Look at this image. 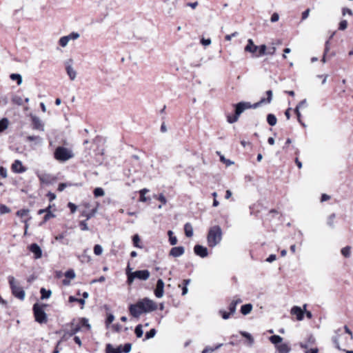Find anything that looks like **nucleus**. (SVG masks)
Returning <instances> with one entry per match:
<instances>
[{"label": "nucleus", "instance_id": "1", "mask_svg": "<svg viewBox=\"0 0 353 353\" xmlns=\"http://www.w3.org/2000/svg\"><path fill=\"white\" fill-rule=\"evenodd\" d=\"M222 239V230L219 225L212 227L208 234L207 240L208 245L211 248L218 245Z\"/></svg>", "mask_w": 353, "mask_h": 353}, {"label": "nucleus", "instance_id": "2", "mask_svg": "<svg viewBox=\"0 0 353 353\" xmlns=\"http://www.w3.org/2000/svg\"><path fill=\"white\" fill-rule=\"evenodd\" d=\"M235 114L233 116L228 115L227 121L230 123H234L236 122L239 118V116L247 109L251 108V103L241 101L235 104Z\"/></svg>", "mask_w": 353, "mask_h": 353}, {"label": "nucleus", "instance_id": "3", "mask_svg": "<svg viewBox=\"0 0 353 353\" xmlns=\"http://www.w3.org/2000/svg\"><path fill=\"white\" fill-rule=\"evenodd\" d=\"M74 157L72 151L63 146L57 147L54 152V157L60 162H65Z\"/></svg>", "mask_w": 353, "mask_h": 353}, {"label": "nucleus", "instance_id": "4", "mask_svg": "<svg viewBox=\"0 0 353 353\" xmlns=\"http://www.w3.org/2000/svg\"><path fill=\"white\" fill-rule=\"evenodd\" d=\"M8 282L13 296L21 301H23L26 296L25 291L22 287L17 284L14 277L9 276Z\"/></svg>", "mask_w": 353, "mask_h": 353}, {"label": "nucleus", "instance_id": "5", "mask_svg": "<svg viewBox=\"0 0 353 353\" xmlns=\"http://www.w3.org/2000/svg\"><path fill=\"white\" fill-rule=\"evenodd\" d=\"M128 276L127 282L129 285H131L135 279H138L141 281H146L150 277V272L148 270H137L131 272L127 270Z\"/></svg>", "mask_w": 353, "mask_h": 353}, {"label": "nucleus", "instance_id": "6", "mask_svg": "<svg viewBox=\"0 0 353 353\" xmlns=\"http://www.w3.org/2000/svg\"><path fill=\"white\" fill-rule=\"evenodd\" d=\"M46 305H39V303H34L33 305V312L35 318V321L39 323H45L47 322L48 318L47 314L44 311V307Z\"/></svg>", "mask_w": 353, "mask_h": 353}, {"label": "nucleus", "instance_id": "7", "mask_svg": "<svg viewBox=\"0 0 353 353\" xmlns=\"http://www.w3.org/2000/svg\"><path fill=\"white\" fill-rule=\"evenodd\" d=\"M144 310L143 304L140 301V300L135 304H131L129 306V312L130 314L134 318H139L141 314L145 313Z\"/></svg>", "mask_w": 353, "mask_h": 353}, {"label": "nucleus", "instance_id": "8", "mask_svg": "<svg viewBox=\"0 0 353 353\" xmlns=\"http://www.w3.org/2000/svg\"><path fill=\"white\" fill-rule=\"evenodd\" d=\"M140 301L143 304V309L145 313L153 312L157 309V303L148 298L141 299Z\"/></svg>", "mask_w": 353, "mask_h": 353}, {"label": "nucleus", "instance_id": "9", "mask_svg": "<svg viewBox=\"0 0 353 353\" xmlns=\"http://www.w3.org/2000/svg\"><path fill=\"white\" fill-rule=\"evenodd\" d=\"M30 118L32 123V129L43 132L44 125L42 121L38 117L34 114H31Z\"/></svg>", "mask_w": 353, "mask_h": 353}, {"label": "nucleus", "instance_id": "10", "mask_svg": "<svg viewBox=\"0 0 353 353\" xmlns=\"http://www.w3.org/2000/svg\"><path fill=\"white\" fill-rule=\"evenodd\" d=\"M11 169L13 172L15 173H23L26 171V168L23 165L22 162L20 160H15L11 165Z\"/></svg>", "mask_w": 353, "mask_h": 353}, {"label": "nucleus", "instance_id": "11", "mask_svg": "<svg viewBox=\"0 0 353 353\" xmlns=\"http://www.w3.org/2000/svg\"><path fill=\"white\" fill-rule=\"evenodd\" d=\"M72 60L70 59L65 63V70L71 81H74L77 77V72L72 66Z\"/></svg>", "mask_w": 353, "mask_h": 353}, {"label": "nucleus", "instance_id": "12", "mask_svg": "<svg viewBox=\"0 0 353 353\" xmlns=\"http://www.w3.org/2000/svg\"><path fill=\"white\" fill-rule=\"evenodd\" d=\"M266 94L268 96V97L266 99L262 98V99H261V100L259 102L255 103L254 104H251V108L255 109V108H258L261 104H263V103H270L272 99V91L270 90H268L266 92Z\"/></svg>", "mask_w": 353, "mask_h": 353}, {"label": "nucleus", "instance_id": "13", "mask_svg": "<svg viewBox=\"0 0 353 353\" xmlns=\"http://www.w3.org/2000/svg\"><path fill=\"white\" fill-rule=\"evenodd\" d=\"M164 293V282L161 279H158L157 282L156 288L154 290V294L157 298H161Z\"/></svg>", "mask_w": 353, "mask_h": 353}, {"label": "nucleus", "instance_id": "14", "mask_svg": "<svg viewBox=\"0 0 353 353\" xmlns=\"http://www.w3.org/2000/svg\"><path fill=\"white\" fill-rule=\"evenodd\" d=\"M194 252L195 254L201 258H205L208 255L207 248L201 245H196L194 248Z\"/></svg>", "mask_w": 353, "mask_h": 353}, {"label": "nucleus", "instance_id": "15", "mask_svg": "<svg viewBox=\"0 0 353 353\" xmlns=\"http://www.w3.org/2000/svg\"><path fill=\"white\" fill-rule=\"evenodd\" d=\"M29 250L34 254V259H38L42 256V250L37 243H32L29 246Z\"/></svg>", "mask_w": 353, "mask_h": 353}, {"label": "nucleus", "instance_id": "16", "mask_svg": "<svg viewBox=\"0 0 353 353\" xmlns=\"http://www.w3.org/2000/svg\"><path fill=\"white\" fill-rule=\"evenodd\" d=\"M185 249L183 246L172 248L170 251V255L173 257H179L184 254Z\"/></svg>", "mask_w": 353, "mask_h": 353}, {"label": "nucleus", "instance_id": "17", "mask_svg": "<svg viewBox=\"0 0 353 353\" xmlns=\"http://www.w3.org/2000/svg\"><path fill=\"white\" fill-rule=\"evenodd\" d=\"M291 314L296 316L298 321H302L304 317V312L299 306H294L291 309Z\"/></svg>", "mask_w": 353, "mask_h": 353}, {"label": "nucleus", "instance_id": "18", "mask_svg": "<svg viewBox=\"0 0 353 353\" xmlns=\"http://www.w3.org/2000/svg\"><path fill=\"white\" fill-rule=\"evenodd\" d=\"M258 50V46H256L254 43V41L252 39H249L248 40V43L245 46L244 50L245 52H248L252 54H254Z\"/></svg>", "mask_w": 353, "mask_h": 353}, {"label": "nucleus", "instance_id": "19", "mask_svg": "<svg viewBox=\"0 0 353 353\" xmlns=\"http://www.w3.org/2000/svg\"><path fill=\"white\" fill-rule=\"evenodd\" d=\"M105 353H122V345H119L114 348L110 343L105 345Z\"/></svg>", "mask_w": 353, "mask_h": 353}, {"label": "nucleus", "instance_id": "20", "mask_svg": "<svg viewBox=\"0 0 353 353\" xmlns=\"http://www.w3.org/2000/svg\"><path fill=\"white\" fill-rule=\"evenodd\" d=\"M279 353H289L291 351L290 345L287 343H281L276 347Z\"/></svg>", "mask_w": 353, "mask_h": 353}, {"label": "nucleus", "instance_id": "21", "mask_svg": "<svg viewBox=\"0 0 353 353\" xmlns=\"http://www.w3.org/2000/svg\"><path fill=\"white\" fill-rule=\"evenodd\" d=\"M40 181L43 183H50L52 179L50 174L46 173H40L37 174Z\"/></svg>", "mask_w": 353, "mask_h": 353}, {"label": "nucleus", "instance_id": "22", "mask_svg": "<svg viewBox=\"0 0 353 353\" xmlns=\"http://www.w3.org/2000/svg\"><path fill=\"white\" fill-rule=\"evenodd\" d=\"M269 339L270 342L275 345V347L281 344V343L283 341V338L279 335L271 336Z\"/></svg>", "mask_w": 353, "mask_h": 353}, {"label": "nucleus", "instance_id": "23", "mask_svg": "<svg viewBox=\"0 0 353 353\" xmlns=\"http://www.w3.org/2000/svg\"><path fill=\"white\" fill-rule=\"evenodd\" d=\"M184 231L187 237H192L193 236V228L190 223H186L184 225Z\"/></svg>", "mask_w": 353, "mask_h": 353}, {"label": "nucleus", "instance_id": "24", "mask_svg": "<svg viewBox=\"0 0 353 353\" xmlns=\"http://www.w3.org/2000/svg\"><path fill=\"white\" fill-rule=\"evenodd\" d=\"M252 310V305L251 303H247L245 305H243L241 307V312L243 315H247L251 312Z\"/></svg>", "mask_w": 353, "mask_h": 353}, {"label": "nucleus", "instance_id": "25", "mask_svg": "<svg viewBox=\"0 0 353 353\" xmlns=\"http://www.w3.org/2000/svg\"><path fill=\"white\" fill-rule=\"evenodd\" d=\"M239 333L242 336H243L248 339L249 345L252 346V345L254 343V338L252 337V336L250 333L245 332V331H240Z\"/></svg>", "mask_w": 353, "mask_h": 353}, {"label": "nucleus", "instance_id": "26", "mask_svg": "<svg viewBox=\"0 0 353 353\" xmlns=\"http://www.w3.org/2000/svg\"><path fill=\"white\" fill-rule=\"evenodd\" d=\"M27 141H34L36 144H41L43 142V139L39 136L30 135L26 137Z\"/></svg>", "mask_w": 353, "mask_h": 353}, {"label": "nucleus", "instance_id": "27", "mask_svg": "<svg viewBox=\"0 0 353 353\" xmlns=\"http://www.w3.org/2000/svg\"><path fill=\"white\" fill-rule=\"evenodd\" d=\"M259 53L257 54H254L255 57H260L265 54H267V46L265 44L261 45L258 46Z\"/></svg>", "mask_w": 353, "mask_h": 353}, {"label": "nucleus", "instance_id": "28", "mask_svg": "<svg viewBox=\"0 0 353 353\" xmlns=\"http://www.w3.org/2000/svg\"><path fill=\"white\" fill-rule=\"evenodd\" d=\"M9 125V121L7 118H3L0 120V133L6 130Z\"/></svg>", "mask_w": 353, "mask_h": 353}, {"label": "nucleus", "instance_id": "29", "mask_svg": "<svg viewBox=\"0 0 353 353\" xmlns=\"http://www.w3.org/2000/svg\"><path fill=\"white\" fill-rule=\"evenodd\" d=\"M276 117L273 114H268L267 116V122L271 126H274L276 124Z\"/></svg>", "mask_w": 353, "mask_h": 353}, {"label": "nucleus", "instance_id": "30", "mask_svg": "<svg viewBox=\"0 0 353 353\" xmlns=\"http://www.w3.org/2000/svg\"><path fill=\"white\" fill-rule=\"evenodd\" d=\"M10 78L12 80V81H17V85H19L22 83V77L21 74H15V73H13V74H11L10 75Z\"/></svg>", "mask_w": 353, "mask_h": 353}, {"label": "nucleus", "instance_id": "31", "mask_svg": "<svg viewBox=\"0 0 353 353\" xmlns=\"http://www.w3.org/2000/svg\"><path fill=\"white\" fill-rule=\"evenodd\" d=\"M40 293L41 295V299H48L50 296L52 292L51 290H47L45 288H42L40 290Z\"/></svg>", "mask_w": 353, "mask_h": 353}, {"label": "nucleus", "instance_id": "32", "mask_svg": "<svg viewBox=\"0 0 353 353\" xmlns=\"http://www.w3.org/2000/svg\"><path fill=\"white\" fill-rule=\"evenodd\" d=\"M341 254L345 258H349L351 255V247L345 246L341 249Z\"/></svg>", "mask_w": 353, "mask_h": 353}, {"label": "nucleus", "instance_id": "33", "mask_svg": "<svg viewBox=\"0 0 353 353\" xmlns=\"http://www.w3.org/2000/svg\"><path fill=\"white\" fill-rule=\"evenodd\" d=\"M157 331L154 328L151 329L149 332H147L145 335L143 341L148 340L153 338L156 335Z\"/></svg>", "mask_w": 353, "mask_h": 353}, {"label": "nucleus", "instance_id": "34", "mask_svg": "<svg viewBox=\"0 0 353 353\" xmlns=\"http://www.w3.org/2000/svg\"><path fill=\"white\" fill-rule=\"evenodd\" d=\"M30 210L28 209H22L17 212V215L21 218L27 217L29 215Z\"/></svg>", "mask_w": 353, "mask_h": 353}, {"label": "nucleus", "instance_id": "35", "mask_svg": "<svg viewBox=\"0 0 353 353\" xmlns=\"http://www.w3.org/2000/svg\"><path fill=\"white\" fill-rule=\"evenodd\" d=\"M134 332L137 338H141L143 336V331L141 324H139L136 326Z\"/></svg>", "mask_w": 353, "mask_h": 353}, {"label": "nucleus", "instance_id": "36", "mask_svg": "<svg viewBox=\"0 0 353 353\" xmlns=\"http://www.w3.org/2000/svg\"><path fill=\"white\" fill-rule=\"evenodd\" d=\"M217 154L220 156V160L221 162L224 163L227 166L232 165L234 163L230 159H227L225 158L223 155L221 154L220 152H216Z\"/></svg>", "mask_w": 353, "mask_h": 353}, {"label": "nucleus", "instance_id": "37", "mask_svg": "<svg viewBox=\"0 0 353 353\" xmlns=\"http://www.w3.org/2000/svg\"><path fill=\"white\" fill-rule=\"evenodd\" d=\"M105 194V192L101 188H96L94 190V195L95 197L103 196Z\"/></svg>", "mask_w": 353, "mask_h": 353}, {"label": "nucleus", "instance_id": "38", "mask_svg": "<svg viewBox=\"0 0 353 353\" xmlns=\"http://www.w3.org/2000/svg\"><path fill=\"white\" fill-rule=\"evenodd\" d=\"M70 41L68 37L64 36L60 38L59 43L61 47H65Z\"/></svg>", "mask_w": 353, "mask_h": 353}, {"label": "nucleus", "instance_id": "39", "mask_svg": "<svg viewBox=\"0 0 353 353\" xmlns=\"http://www.w3.org/2000/svg\"><path fill=\"white\" fill-rule=\"evenodd\" d=\"M335 217H336V214L334 213H332V214H330L329 216V217L327 219V223L331 228L334 227V220Z\"/></svg>", "mask_w": 353, "mask_h": 353}, {"label": "nucleus", "instance_id": "40", "mask_svg": "<svg viewBox=\"0 0 353 353\" xmlns=\"http://www.w3.org/2000/svg\"><path fill=\"white\" fill-rule=\"evenodd\" d=\"M81 327H85L88 330L91 328V325L88 323V320L86 318H82L80 320Z\"/></svg>", "mask_w": 353, "mask_h": 353}, {"label": "nucleus", "instance_id": "41", "mask_svg": "<svg viewBox=\"0 0 353 353\" xmlns=\"http://www.w3.org/2000/svg\"><path fill=\"white\" fill-rule=\"evenodd\" d=\"M149 190L146 188L142 189L140 190V201L142 202H145L147 201V198L145 197V194L148 192Z\"/></svg>", "mask_w": 353, "mask_h": 353}, {"label": "nucleus", "instance_id": "42", "mask_svg": "<svg viewBox=\"0 0 353 353\" xmlns=\"http://www.w3.org/2000/svg\"><path fill=\"white\" fill-rule=\"evenodd\" d=\"M219 314L222 316V318L225 320L228 319L230 317V315L232 314L230 312H227L226 311L223 310H220L219 311Z\"/></svg>", "mask_w": 353, "mask_h": 353}, {"label": "nucleus", "instance_id": "43", "mask_svg": "<svg viewBox=\"0 0 353 353\" xmlns=\"http://www.w3.org/2000/svg\"><path fill=\"white\" fill-rule=\"evenodd\" d=\"M103 252V248L101 247V245H95L94 247V253L97 255V256H99L102 254Z\"/></svg>", "mask_w": 353, "mask_h": 353}, {"label": "nucleus", "instance_id": "44", "mask_svg": "<svg viewBox=\"0 0 353 353\" xmlns=\"http://www.w3.org/2000/svg\"><path fill=\"white\" fill-rule=\"evenodd\" d=\"M69 301L70 303L78 302V303H79L82 305H83L85 304V300L84 299H77V298H75V297H74L72 296H70L69 297Z\"/></svg>", "mask_w": 353, "mask_h": 353}, {"label": "nucleus", "instance_id": "45", "mask_svg": "<svg viewBox=\"0 0 353 353\" xmlns=\"http://www.w3.org/2000/svg\"><path fill=\"white\" fill-rule=\"evenodd\" d=\"M75 276H76V274H75V272H74V271L73 270H68L65 273V276L66 278L70 279H74Z\"/></svg>", "mask_w": 353, "mask_h": 353}, {"label": "nucleus", "instance_id": "46", "mask_svg": "<svg viewBox=\"0 0 353 353\" xmlns=\"http://www.w3.org/2000/svg\"><path fill=\"white\" fill-rule=\"evenodd\" d=\"M10 212V209L7 207L6 205L0 204V214H3L6 213H9Z\"/></svg>", "mask_w": 353, "mask_h": 353}, {"label": "nucleus", "instance_id": "47", "mask_svg": "<svg viewBox=\"0 0 353 353\" xmlns=\"http://www.w3.org/2000/svg\"><path fill=\"white\" fill-rule=\"evenodd\" d=\"M332 342L334 343L335 347L339 350H343L341 347H340V344H339V335H336V336H334L332 339Z\"/></svg>", "mask_w": 353, "mask_h": 353}, {"label": "nucleus", "instance_id": "48", "mask_svg": "<svg viewBox=\"0 0 353 353\" xmlns=\"http://www.w3.org/2000/svg\"><path fill=\"white\" fill-rule=\"evenodd\" d=\"M294 112H295V113L296 114L299 123H300L302 126L305 127L306 126L305 124L304 123H303L301 119V112L299 111V109L295 108Z\"/></svg>", "mask_w": 353, "mask_h": 353}, {"label": "nucleus", "instance_id": "49", "mask_svg": "<svg viewBox=\"0 0 353 353\" xmlns=\"http://www.w3.org/2000/svg\"><path fill=\"white\" fill-rule=\"evenodd\" d=\"M81 330V325L77 324L76 325H74L72 328H71V330H70V335H74L76 333H77L78 332H79Z\"/></svg>", "mask_w": 353, "mask_h": 353}, {"label": "nucleus", "instance_id": "50", "mask_svg": "<svg viewBox=\"0 0 353 353\" xmlns=\"http://www.w3.org/2000/svg\"><path fill=\"white\" fill-rule=\"evenodd\" d=\"M236 305L235 304V303H234L233 301H232L230 305H229V307H228V310H229V312L232 314H234L236 312Z\"/></svg>", "mask_w": 353, "mask_h": 353}, {"label": "nucleus", "instance_id": "51", "mask_svg": "<svg viewBox=\"0 0 353 353\" xmlns=\"http://www.w3.org/2000/svg\"><path fill=\"white\" fill-rule=\"evenodd\" d=\"M114 320V316L112 314H109L107 316L105 323L106 326L108 327L110 323Z\"/></svg>", "mask_w": 353, "mask_h": 353}, {"label": "nucleus", "instance_id": "52", "mask_svg": "<svg viewBox=\"0 0 353 353\" xmlns=\"http://www.w3.org/2000/svg\"><path fill=\"white\" fill-rule=\"evenodd\" d=\"M66 36L68 37L70 41L77 39L80 37L79 34L75 32H73Z\"/></svg>", "mask_w": 353, "mask_h": 353}, {"label": "nucleus", "instance_id": "53", "mask_svg": "<svg viewBox=\"0 0 353 353\" xmlns=\"http://www.w3.org/2000/svg\"><path fill=\"white\" fill-rule=\"evenodd\" d=\"M132 241H133V244L135 247L141 248V246L139 245L140 239H139V236L138 234H135L133 236Z\"/></svg>", "mask_w": 353, "mask_h": 353}, {"label": "nucleus", "instance_id": "54", "mask_svg": "<svg viewBox=\"0 0 353 353\" xmlns=\"http://www.w3.org/2000/svg\"><path fill=\"white\" fill-rule=\"evenodd\" d=\"M347 27V21L346 20H342L339 23V29L340 30H344Z\"/></svg>", "mask_w": 353, "mask_h": 353}, {"label": "nucleus", "instance_id": "55", "mask_svg": "<svg viewBox=\"0 0 353 353\" xmlns=\"http://www.w3.org/2000/svg\"><path fill=\"white\" fill-rule=\"evenodd\" d=\"M132 349V344L130 343H125L123 346L122 352L124 353H129Z\"/></svg>", "mask_w": 353, "mask_h": 353}, {"label": "nucleus", "instance_id": "56", "mask_svg": "<svg viewBox=\"0 0 353 353\" xmlns=\"http://www.w3.org/2000/svg\"><path fill=\"white\" fill-rule=\"evenodd\" d=\"M0 176L4 179L8 176V172H7L6 168H5L2 166L0 167Z\"/></svg>", "mask_w": 353, "mask_h": 353}, {"label": "nucleus", "instance_id": "57", "mask_svg": "<svg viewBox=\"0 0 353 353\" xmlns=\"http://www.w3.org/2000/svg\"><path fill=\"white\" fill-rule=\"evenodd\" d=\"M157 198L163 205L167 202L166 198L163 194H160Z\"/></svg>", "mask_w": 353, "mask_h": 353}, {"label": "nucleus", "instance_id": "58", "mask_svg": "<svg viewBox=\"0 0 353 353\" xmlns=\"http://www.w3.org/2000/svg\"><path fill=\"white\" fill-rule=\"evenodd\" d=\"M201 43L205 46H208L211 44V39L202 38L201 39Z\"/></svg>", "mask_w": 353, "mask_h": 353}, {"label": "nucleus", "instance_id": "59", "mask_svg": "<svg viewBox=\"0 0 353 353\" xmlns=\"http://www.w3.org/2000/svg\"><path fill=\"white\" fill-rule=\"evenodd\" d=\"M54 216V214H53L51 211H48V213H46L44 217H43V221L46 222L48 220H49L50 218H52Z\"/></svg>", "mask_w": 353, "mask_h": 353}, {"label": "nucleus", "instance_id": "60", "mask_svg": "<svg viewBox=\"0 0 353 353\" xmlns=\"http://www.w3.org/2000/svg\"><path fill=\"white\" fill-rule=\"evenodd\" d=\"M279 14L276 12H274L272 14L270 21H271V22L274 23V22H276L277 21H279Z\"/></svg>", "mask_w": 353, "mask_h": 353}, {"label": "nucleus", "instance_id": "61", "mask_svg": "<svg viewBox=\"0 0 353 353\" xmlns=\"http://www.w3.org/2000/svg\"><path fill=\"white\" fill-rule=\"evenodd\" d=\"M239 34V32H233L232 34H227L225 35V39L226 41H230L232 39V37H236L237 35Z\"/></svg>", "mask_w": 353, "mask_h": 353}, {"label": "nucleus", "instance_id": "62", "mask_svg": "<svg viewBox=\"0 0 353 353\" xmlns=\"http://www.w3.org/2000/svg\"><path fill=\"white\" fill-rule=\"evenodd\" d=\"M86 221H81L80 222V225L81 227V230H88V224L86 223Z\"/></svg>", "mask_w": 353, "mask_h": 353}, {"label": "nucleus", "instance_id": "63", "mask_svg": "<svg viewBox=\"0 0 353 353\" xmlns=\"http://www.w3.org/2000/svg\"><path fill=\"white\" fill-rule=\"evenodd\" d=\"M310 9H307L305 10L303 13H302V17H301V19L303 21L305 19H306L308 16H309V14H310Z\"/></svg>", "mask_w": 353, "mask_h": 353}, {"label": "nucleus", "instance_id": "64", "mask_svg": "<svg viewBox=\"0 0 353 353\" xmlns=\"http://www.w3.org/2000/svg\"><path fill=\"white\" fill-rule=\"evenodd\" d=\"M276 259V256L275 254H270L267 259L266 261L268 263H272Z\"/></svg>", "mask_w": 353, "mask_h": 353}]
</instances>
